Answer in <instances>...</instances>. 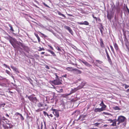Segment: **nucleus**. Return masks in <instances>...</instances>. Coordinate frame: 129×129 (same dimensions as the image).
Wrapping results in <instances>:
<instances>
[{"label": "nucleus", "instance_id": "obj_1", "mask_svg": "<svg viewBox=\"0 0 129 129\" xmlns=\"http://www.w3.org/2000/svg\"><path fill=\"white\" fill-rule=\"evenodd\" d=\"M9 41L12 45L14 48H16V45L17 41L14 38H13L11 37H9Z\"/></svg>", "mask_w": 129, "mask_h": 129}, {"label": "nucleus", "instance_id": "obj_2", "mask_svg": "<svg viewBox=\"0 0 129 129\" xmlns=\"http://www.w3.org/2000/svg\"><path fill=\"white\" fill-rule=\"evenodd\" d=\"M86 83L85 82H82L80 85L79 86L77 87V89H74L72 90L71 91V93H73L76 91L78 89H80L82 88L84 86L85 84Z\"/></svg>", "mask_w": 129, "mask_h": 129}, {"label": "nucleus", "instance_id": "obj_3", "mask_svg": "<svg viewBox=\"0 0 129 129\" xmlns=\"http://www.w3.org/2000/svg\"><path fill=\"white\" fill-rule=\"evenodd\" d=\"M125 119V117L123 116H119L118 119H116L117 121L118 122L117 123V124L119 125L120 123L124 122Z\"/></svg>", "mask_w": 129, "mask_h": 129}, {"label": "nucleus", "instance_id": "obj_4", "mask_svg": "<svg viewBox=\"0 0 129 129\" xmlns=\"http://www.w3.org/2000/svg\"><path fill=\"white\" fill-rule=\"evenodd\" d=\"M53 83L55 85H59L61 84L60 81L58 79L54 80L53 81Z\"/></svg>", "mask_w": 129, "mask_h": 129}, {"label": "nucleus", "instance_id": "obj_5", "mask_svg": "<svg viewBox=\"0 0 129 129\" xmlns=\"http://www.w3.org/2000/svg\"><path fill=\"white\" fill-rule=\"evenodd\" d=\"M96 62L93 63V65L94 66H96L97 67H99L97 63H98L99 64H101L103 63L102 61H100V60H95Z\"/></svg>", "mask_w": 129, "mask_h": 129}, {"label": "nucleus", "instance_id": "obj_6", "mask_svg": "<svg viewBox=\"0 0 129 129\" xmlns=\"http://www.w3.org/2000/svg\"><path fill=\"white\" fill-rule=\"evenodd\" d=\"M53 113L54 115L57 117H59V113L57 110L54 109L53 110Z\"/></svg>", "mask_w": 129, "mask_h": 129}, {"label": "nucleus", "instance_id": "obj_7", "mask_svg": "<svg viewBox=\"0 0 129 129\" xmlns=\"http://www.w3.org/2000/svg\"><path fill=\"white\" fill-rule=\"evenodd\" d=\"M116 122H117V121L116 119H113V122L110 125V126H116Z\"/></svg>", "mask_w": 129, "mask_h": 129}, {"label": "nucleus", "instance_id": "obj_8", "mask_svg": "<svg viewBox=\"0 0 129 129\" xmlns=\"http://www.w3.org/2000/svg\"><path fill=\"white\" fill-rule=\"evenodd\" d=\"M82 62L87 67H90L91 66V65H90L88 63L84 60L82 61Z\"/></svg>", "mask_w": 129, "mask_h": 129}, {"label": "nucleus", "instance_id": "obj_9", "mask_svg": "<svg viewBox=\"0 0 129 129\" xmlns=\"http://www.w3.org/2000/svg\"><path fill=\"white\" fill-rule=\"evenodd\" d=\"M86 116L83 115H81L80 116L78 120H83L84 119V118H85Z\"/></svg>", "mask_w": 129, "mask_h": 129}, {"label": "nucleus", "instance_id": "obj_10", "mask_svg": "<svg viewBox=\"0 0 129 129\" xmlns=\"http://www.w3.org/2000/svg\"><path fill=\"white\" fill-rule=\"evenodd\" d=\"M103 111L102 108H95L94 110V111L95 112H100Z\"/></svg>", "mask_w": 129, "mask_h": 129}, {"label": "nucleus", "instance_id": "obj_11", "mask_svg": "<svg viewBox=\"0 0 129 129\" xmlns=\"http://www.w3.org/2000/svg\"><path fill=\"white\" fill-rule=\"evenodd\" d=\"M11 67L17 73H19L17 69L16 68L12 66H11Z\"/></svg>", "mask_w": 129, "mask_h": 129}, {"label": "nucleus", "instance_id": "obj_12", "mask_svg": "<svg viewBox=\"0 0 129 129\" xmlns=\"http://www.w3.org/2000/svg\"><path fill=\"white\" fill-rule=\"evenodd\" d=\"M105 51H106V54L107 55V57L108 60H109V61H111V59L110 58V56H109V55L108 54V52L107 51V49H105Z\"/></svg>", "mask_w": 129, "mask_h": 129}, {"label": "nucleus", "instance_id": "obj_13", "mask_svg": "<svg viewBox=\"0 0 129 129\" xmlns=\"http://www.w3.org/2000/svg\"><path fill=\"white\" fill-rule=\"evenodd\" d=\"M73 70H75V73L76 74H80L81 73V72L78 70L77 69H75Z\"/></svg>", "mask_w": 129, "mask_h": 129}, {"label": "nucleus", "instance_id": "obj_14", "mask_svg": "<svg viewBox=\"0 0 129 129\" xmlns=\"http://www.w3.org/2000/svg\"><path fill=\"white\" fill-rule=\"evenodd\" d=\"M100 45L102 47H104V45L103 43L102 39L101 38H100Z\"/></svg>", "mask_w": 129, "mask_h": 129}, {"label": "nucleus", "instance_id": "obj_15", "mask_svg": "<svg viewBox=\"0 0 129 129\" xmlns=\"http://www.w3.org/2000/svg\"><path fill=\"white\" fill-rule=\"evenodd\" d=\"M64 27L65 29L68 30L70 32H71L72 31V30L71 29V28L69 27L65 26H64Z\"/></svg>", "mask_w": 129, "mask_h": 129}, {"label": "nucleus", "instance_id": "obj_16", "mask_svg": "<svg viewBox=\"0 0 129 129\" xmlns=\"http://www.w3.org/2000/svg\"><path fill=\"white\" fill-rule=\"evenodd\" d=\"M16 44H17L19 46H21L23 47L24 46V45H23V44L22 43L20 42H18L17 41Z\"/></svg>", "mask_w": 129, "mask_h": 129}, {"label": "nucleus", "instance_id": "obj_17", "mask_svg": "<svg viewBox=\"0 0 129 129\" xmlns=\"http://www.w3.org/2000/svg\"><path fill=\"white\" fill-rule=\"evenodd\" d=\"M57 13L60 16H61L64 17H66V16L64 15L63 14H62L61 13V12H58Z\"/></svg>", "mask_w": 129, "mask_h": 129}, {"label": "nucleus", "instance_id": "obj_18", "mask_svg": "<svg viewBox=\"0 0 129 129\" xmlns=\"http://www.w3.org/2000/svg\"><path fill=\"white\" fill-rule=\"evenodd\" d=\"M114 46L115 49L116 50H118V47L117 44L115 43L114 45Z\"/></svg>", "mask_w": 129, "mask_h": 129}, {"label": "nucleus", "instance_id": "obj_19", "mask_svg": "<svg viewBox=\"0 0 129 129\" xmlns=\"http://www.w3.org/2000/svg\"><path fill=\"white\" fill-rule=\"evenodd\" d=\"M48 52L50 53L53 56H55V54L53 51H51L50 50H48Z\"/></svg>", "mask_w": 129, "mask_h": 129}, {"label": "nucleus", "instance_id": "obj_20", "mask_svg": "<svg viewBox=\"0 0 129 129\" xmlns=\"http://www.w3.org/2000/svg\"><path fill=\"white\" fill-rule=\"evenodd\" d=\"M37 101V99L36 97H33L31 101L36 102Z\"/></svg>", "mask_w": 129, "mask_h": 129}, {"label": "nucleus", "instance_id": "obj_21", "mask_svg": "<svg viewBox=\"0 0 129 129\" xmlns=\"http://www.w3.org/2000/svg\"><path fill=\"white\" fill-rule=\"evenodd\" d=\"M107 17L108 19L110 20L112 18V16L111 15L108 14L107 15Z\"/></svg>", "mask_w": 129, "mask_h": 129}, {"label": "nucleus", "instance_id": "obj_22", "mask_svg": "<svg viewBox=\"0 0 129 129\" xmlns=\"http://www.w3.org/2000/svg\"><path fill=\"white\" fill-rule=\"evenodd\" d=\"M83 25H89V23L87 21H84L83 22Z\"/></svg>", "mask_w": 129, "mask_h": 129}, {"label": "nucleus", "instance_id": "obj_23", "mask_svg": "<svg viewBox=\"0 0 129 129\" xmlns=\"http://www.w3.org/2000/svg\"><path fill=\"white\" fill-rule=\"evenodd\" d=\"M31 101L33 98V97L31 95L29 96H28L27 97Z\"/></svg>", "mask_w": 129, "mask_h": 129}, {"label": "nucleus", "instance_id": "obj_24", "mask_svg": "<svg viewBox=\"0 0 129 129\" xmlns=\"http://www.w3.org/2000/svg\"><path fill=\"white\" fill-rule=\"evenodd\" d=\"M110 46L111 48V51L113 53H115L114 51V49L113 48V47L111 45H110Z\"/></svg>", "mask_w": 129, "mask_h": 129}, {"label": "nucleus", "instance_id": "obj_25", "mask_svg": "<svg viewBox=\"0 0 129 129\" xmlns=\"http://www.w3.org/2000/svg\"><path fill=\"white\" fill-rule=\"evenodd\" d=\"M102 107L101 108H102V109L103 110V111L105 110V109L106 108V106L104 104L102 106Z\"/></svg>", "mask_w": 129, "mask_h": 129}, {"label": "nucleus", "instance_id": "obj_26", "mask_svg": "<svg viewBox=\"0 0 129 129\" xmlns=\"http://www.w3.org/2000/svg\"><path fill=\"white\" fill-rule=\"evenodd\" d=\"M43 104L41 103H39L38 104V106L39 107H43Z\"/></svg>", "mask_w": 129, "mask_h": 129}, {"label": "nucleus", "instance_id": "obj_27", "mask_svg": "<svg viewBox=\"0 0 129 129\" xmlns=\"http://www.w3.org/2000/svg\"><path fill=\"white\" fill-rule=\"evenodd\" d=\"M4 66H5L7 68L9 69L10 70V69L9 67V66L7 65L6 64H3Z\"/></svg>", "mask_w": 129, "mask_h": 129}, {"label": "nucleus", "instance_id": "obj_28", "mask_svg": "<svg viewBox=\"0 0 129 129\" xmlns=\"http://www.w3.org/2000/svg\"><path fill=\"white\" fill-rule=\"evenodd\" d=\"M45 49L44 48H41V47H39V49L38 50L39 51H41L42 50H44Z\"/></svg>", "mask_w": 129, "mask_h": 129}, {"label": "nucleus", "instance_id": "obj_29", "mask_svg": "<svg viewBox=\"0 0 129 129\" xmlns=\"http://www.w3.org/2000/svg\"><path fill=\"white\" fill-rule=\"evenodd\" d=\"M100 124V123H96L93 124V125L96 126H98Z\"/></svg>", "mask_w": 129, "mask_h": 129}, {"label": "nucleus", "instance_id": "obj_30", "mask_svg": "<svg viewBox=\"0 0 129 129\" xmlns=\"http://www.w3.org/2000/svg\"><path fill=\"white\" fill-rule=\"evenodd\" d=\"M5 105V103L0 104V106L1 107H4Z\"/></svg>", "mask_w": 129, "mask_h": 129}, {"label": "nucleus", "instance_id": "obj_31", "mask_svg": "<svg viewBox=\"0 0 129 129\" xmlns=\"http://www.w3.org/2000/svg\"><path fill=\"white\" fill-rule=\"evenodd\" d=\"M108 120L109 121V123H112L113 122V120H112L110 119H109Z\"/></svg>", "mask_w": 129, "mask_h": 129}, {"label": "nucleus", "instance_id": "obj_32", "mask_svg": "<svg viewBox=\"0 0 129 129\" xmlns=\"http://www.w3.org/2000/svg\"><path fill=\"white\" fill-rule=\"evenodd\" d=\"M56 49H57L58 51H61V49L58 47L57 46L56 47Z\"/></svg>", "mask_w": 129, "mask_h": 129}, {"label": "nucleus", "instance_id": "obj_33", "mask_svg": "<svg viewBox=\"0 0 129 129\" xmlns=\"http://www.w3.org/2000/svg\"><path fill=\"white\" fill-rule=\"evenodd\" d=\"M114 109L116 110H119V108L117 106H116L114 107Z\"/></svg>", "mask_w": 129, "mask_h": 129}, {"label": "nucleus", "instance_id": "obj_34", "mask_svg": "<svg viewBox=\"0 0 129 129\" xmlns=\"http://www.w3.org/2000/svg\"><path fill=\"white\" fill-rule=\"evenodd\" d=\"M104 103L103 102V101H102L101 102V103L100 104V105L101 106H103V105H104Z\"/></svg>", "mask_w": 129, "mask_h": 129}, {"label": "nucleus", "instance_id": "obj_35", "mask_svg": "<svg viewBox=\"0 0 129 129\" xmlns=\"http://www.w3.org/2000/svg\"><path fill=\"white\" fill-rule=\"evenodd\" d=\"M20 118H21V119L22 120H23L24 119V118L22 116V115L21 114L20 115Z\"/></svg>", "mask_w": 129, "mask_h": 129}, {"label": "nucleus", "instance_id": "obj_36", "mask_svg": "<svg viewBox=\"0 0 129 129\" xmlns=\"http://www.w3.org/2000/svg\"><path fill=\"white\" fill-rule=\"evenodd\" d=\"M43 4L45 7H48L49 8H50L48 6V5H47L45 3H43Z\"/></svg>", "mask_w": 129, "mask_h": 129}, {"label": "nucleus", "instance_id": "obj_37", "mask_svg": "<svg viewBox=\"0 0 129 129\" xmlns=\"http://www.w3.org/2000/svg\"><path fill=\"white\" fill-rule=\"evenodd\" d=\"M43 113L44 115H47L48 116H49L48 114L45 112L44 111Z\"/></svg>", "mask_w": 129, "mask_h": 129}, {"label": "nucleus", "instance_id": "obj_38", "mask_svg": "<svg viewBox=\"0 0 129 129\" xmlns=\"http://www.w3.org/2000/svg\"><path fill=\"white\" fill-rule=\"evenodd\" d=\"M10 30H11L12 31H13L14 30H13V29L12 27V26H11V25H10Z\"/></svg>", "mask_w": 129, "mask_h": 129}, {"label": "nucleus", "instance_id": "obj_39", "mask_svg": "<svg viewBox=\"0 0 129 129\" xmlns=\"http://www.w3.org/2000/svg\"><path fill=\"white\" fill-rule=\"evenodd\" d=\"M6 72L7 74H10V72L7 70L6 71Z\"/></svg>", "mask_w": 129, "mask_h": 129}, {"label": "nucleus", "instance_id": "obj_40", "mask_svg": "<svg viewBox=\"0 0 129 129\" xmlns=\"http://www.w3.org/2000/svg\"><path fill=\"white\" fill-rule=\"evenodd\" d=\"M58 92H61L63 91V89L62 88L61 89L59 90V91H58Z\"/></svg>", "mask_w": 129, "mask_h": 129}, {"label": "nucleus", "instance_id": "obj_41", "mask_svg": "<svg viewBox=\"0 0 129 129\" xmlns=\"http://www.w3.org/2000/svg\"><path fill=\"white\" fill-rule=\"evenodd\" d=\"M129 87V86L127 85H125V89H126L127 88H128Z\"/></svg>", "mask_w": 129, "mask_h": 129}, {"label": "nucleus", "instance_id": "obj_42", "mask_svg": "<svg viewBox=\"0 0 129 129\" xmlns=\"http://www.w3.org/2000/svg\"><path fill=\"white\" fill-rule=\"evenodd\" d=\"M103 113L107 115H111V114H110L109 113H107L104 112Z\"/></svg>", "mask_w": 129, "mask_h": 129}, {"label": "nucleus", "instance_id": "obj_43", "mask_svg": "<svg viewBox=\"0 0 129 129\" xmlns=\"http://www.w3.org/2000/svg\"><path fill=\"white\" fill-rule=\"evenodd\" d=\"M41 33V35L42 36V37H44L45 38V37H47V36H46L45 35L43 34H42V33Z\"/></svg>", "mask_w": 129, "mask_h": 129}, {"label": "nucleus", "instance_id": "obj_44", "mask_svg": "<svg viewBox=\"0 0 129 129\" xmlns=\"http://www.w3.org/2000/svg\"><path fill=\"white\" fill-rule=\"evenodd\" d=\"M13 35H14V36H20L19 35H20L18 33V35H16V34L13 33Z\"/></svg>", "mask_w": 129, "mask_h": 129}, {"label": "nucleus", "instance_id": "obj_45", "mask_svg": "<svg viewBox=\"0 0 129 129\" xmlns=\"http://www.w3.org/2000/svg\"><path fill=\"white\" fill-rule=\"evenodd\" d=\"M67 69H70V70H73V68L71 67H68L67 68Z\"/></svg>", "mask_w": 129, "mask_h": 129}, {"label": "nucleus", "instance_id": "obj_46", "mask_svg": "<svg viewBox=\"0 0 129 129\" xmlns=\"http://www.w3.org/2000/svg\"><path fill=\"white\" fill-rule=\"evenodd\" d=\"M20 114H21L19 113H18V112L16 113L15 114V115H20Z\"/></svg>", "mask_w": 129, "mask_h": 129}, {"label": "nucleus", "instance_id": "obj_47", "mask_svg": "<svg viewBox=\"0 0 129 129\" xmlns=\"http://www.w3.org/2000/svg\"><path fill=\"white\" fill-rule=\"evenodd\" d=\"M42 110L41 109H38V110H36V111L37 112H38V111H42Z\"/></svg>", "mask_w": 129, "mask_h": 129}, {"label": "nucleus", "instance_id": "obj_48", "mask_svg": "<svg viewBox=\"0 0 129 129\" xmlns=\"http://www.w3.org/2000/svg\"><path fill=\"white\" fill-rule=\"evenodd\" d=\"M35 36H36L37 38H38V37H39L38 36L37 34H36V33H35Z\"/></svg>", "mask_w": 129, "mask_h": 129}, {"label": "nucleus", "instance_id": "obj_49", "mask_svg": "<svg viewBox=\"0 0 129 129\" xmlns=\"http://www.w3.org/2000/svg\"><path fill=\"white\" fill-rule=\"evenodd\" d=\"M78 24L80 25H83V22H79L78 23Z\"/></svg>", "mask_w": 129, "mask_h": 129}, {"label": "nucleus", "instance_id": "obj_50", "mask_svg": "<svg viewBox=\"0 0 129 129\" xmlns=\"http://www.w3.org/2000/svg\"><path fill=\"white\" fill-rule=\"evenodd\" d=\"M93 18H94L96 20V21H97L98 19L96 17L94 16V17H93Z\"/></svg>", "mask_w": 129, "mask_h": 129}, {"label": "nucleus", "instance_id": "obj_51", "mask_svg": "<svg viewBox=\"0 0 129 129\" xmlns=\"http://www.w3.org/2000/svg\"><path fill=\"white\" fill-rule=\"evenodd\" d=\"M37 38L38 39L39 42L40 41V39L39 37H38V38Z\"/></svg>", "mask_w": 129, "mask_h": 129}, {"label": "nucleus", "instance_id": "obj_52", "mask_svg": "<svg viewBox=\"0 0 129 129\" xmlns=\"http://www.w3.org/2000/svg\"><path fill=\"white\" fill-rule=\"evenodd\" d=\"M67 76V74H65L64 75H63L62 76V77H65L66 78Z\"/></svg>", "mask_w": 129, "mask_h": 129}, {"label": "nucleus", "instance_id": "obj_53", "mask_svg": "<svg viewBox=\"0 0 129 129\" xmlns=\"http://www.w3.org/2000/svg\"><path fill=\"white\" fill-rule=\"evenodd\" d=\"M126 8L127 9V11L128 12L129 14V9H128V8L127 7V6L126 7Z\"/></svg>", "mask_w": 129, "mask_h": 129}, {"label": "nucleus", "instance_id": "obj_54", "mask_svg": "<svg viewBox=\"0 0 129 129\" xmlns=\"http://www.w3.org/2000/svg\"><path fill=\"white\" fill-rule=\"evenodd\" d=\"M48 46L51 48V49L52 50H53V48L51 46L49 45Z\"/></svg>", "mask_w": 129, "mask_h": 129}, {"label": "nucleus", "instance_id": "obj_55", "mask_svg": "<svg viewBox=\"0 0 129 129\" xmlns=\"http://www.w3.org/2000/svg\"><path fill=\"white\" fill-rule=\"evenodd\" d=\"M42 128H43V124H42V123L41 124V129H42Z\"/></svg>", "mask_w": 129, "mask_h": 129}, {"label": "nucleus", "instance_id": "obj_56", "mask_svg": "<svg viewBox=\"0 0 129 129\" xmlns=\"http://www.w3.org/2000/svg\"><path fill=\"white\" fill-rule=\"evenodd\" d=\"M46 68L47 69H49V67H48V66H46Z\"/></svg>", "mask_w": 129, "mask_h": 129}, {"label": "nucleus", "instance_id": "obj_57", "mask_svg": "<svg viewBox=\"0 0 129 129\" xmlns=\"http://www.w3.org/2000/svg\"><path fill=\"white\" fill-rule=\"evenodd\" d=\"M98 21H100H100H101L100 19L99 18H98Z\"/></svg>", "mask_w": 129, "mask_h": 129}, {"label": "nucleus", "instance_id": "obj_58", "mask_svg": "<svg viewBox=\"0 0 129 129\" xmlns=\"http://www.w3.org/2000/svg\"><path fill=\"white\" fill-rule=\"evenodd\" d=\"M55 76H56V78H58V76H57V75L56 74H55Z\"/></svg>", "mask_w": 129, "mask_h": 129}, {"label": "nucleus", "instance_id": "obj_59", "mask_svg": "<svg viewBox=\"0 0 129 129\" xmlns=\"http://www.w3.org/2000/svg\"><path fill=\"white\" fill-rule=\"evenodd\" d=\"M44 53H45L44 52H41V54H44Z\"/></svg>", "mask_w": 129, "mask_h": 129}, {"label": "nucleus", "instance_id": "obj_60", "mask_svg": "<svg viewBox=\"0 0 129 129\" xmlns=\"http://www.w3.org/2000/svg\"><path fill=\"white\" fill-rule=\"evenodd\" d=\"M53 33V34L55 36H56V33Z\"/></svg>", "mask_w": 129, "mask_h": 129}, {"label": "nucleus", "instance_id": "obj_61", "mask_svg": "<svg viewBox=\"0 0 129 129\" xmlns=\"http://www.w3.org/2000/svg\"><path fill=\"white\" fill-rule=\"evenodd\" d=\"M126 91L128 92V91H129V89H128L127 90H126Z\"/></svg>", "mask_w": 129, "mask_h": 129}, {"label": "nucleus", "instance_id": "obj_62", "mask_svg": "<svg viewBox=\"0 0 129 129\" xmlns=\"http://www.w3.org/2000/svg\"><path fill=\"white\" fill-rule=\"evenodd\" d=\"M100 31H101V32H103V31L101 29H100Z\"/></svg>", "mask_w": 129, "mask_h": 129}, {"label": "nucleus", "instance_id": "obj_63", "mask_svg": "<svg viewBox=\"0 0 129 129\" xmlns=\"http://www.w3.org/2000/svg\"><path fill=\"white\" fill-rule=\"evenodd\" d=\"M90 129H97V128H91Z\"/></svg>", "mask_w": 129, "mask_h": 129}, {"label": "nucleus", "instance_id": "obj_64", "mask_svg": "<svg viewBox=\"0 0 129 129\" xmlns=\"http://www.w3.org/2000/svg\"><path fill=\"white\" fill-rule=\"evenodd\" d=\"M13 79H14V77L12 75V76H11Z\"/></svg>", "mask_w": 129, "mask_h": 129}]
</instances>
